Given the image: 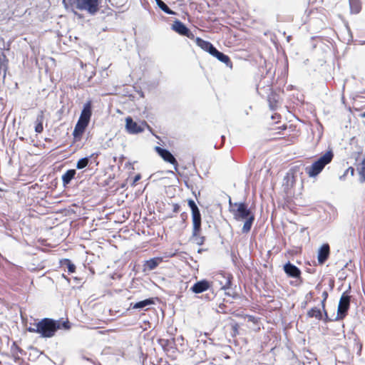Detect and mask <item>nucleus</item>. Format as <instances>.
I'll use <instances>...</instances> for the list:
<instances>
[{"label": "nucleus", "instance_id": "1", "mask_svg": "<svg viewBox=\"0 0 365 365\" xmlns=\"http://www.w3.org/2000/svg\"><path fill=\"white\" fill-rule=\"evenodd\" d=\"M230 205L232 206L231 200H230ZM233 206L236 209H233L232 212L234 218L237 221L245 220L242 228V233H248L255 221V214L248 207V205L245 202H235Z\"/></svg>", "mask_w": 365, "mask_h": 365}, {"label": "nucleus", "instance_id": "2", "mask_svg": "<svg viewBox=\"0 0 365 365\" xmlns=\"http://www.w3.org/2000/svg\"><path fill=\"white\" fill-rule=\"evenodd\" d=\"M63 3L66 9L76 8L94 14L98 10L100 0H63Z\"/></svg>", "mask_w": 365, "mask_h": 365}, {"label": "nucleus", "instance_id": "3", "mask_svg": "<svg viewBox=\"0 0 365 365\" xmlns=\"http://www.w3.org/2000/svg\"><path fill=\"white\" fill-rule=\"evenodd\" d=\"M91 107L92 106L91 101H87L83 105V108L81 111V115L77 123L76 124L73 133V135L75 138L81 136L82 134L84 133L86 127L88 126L92 115Z\"/></svg>", "mask_w": 365, "mask_h": 365}, {"label": "nucleus", "instance_id": "4", "mask_svg": "<svg viewBox=\"0 0 365 365\" xmlns=\"http://www.w3.org/2000/svg\"><path fill=\"white\" fill-rule=\"evenodd\" d=\"M333 158V152L331 150L327 151L310 166H307L305 168L306 173L310 178L317 176L323 170L324 167L331 162Z\"/></svg>", "mask_w": 365, "mask_h": 365}, {"label": "nucleus", "instance_id": "5", "mask_svg": "<svg viewBox=\"0 0 365 365\" xmlns=\"http://www.w3.org/2000/svg\"><path fill=\"white\" fill-rule=\"evenodd\" d=\"M40 334L43 337H51L57 329H60V324L54 320L45 318L38 322Z\"/></svg>", "mask_w": 365, "mask_h": 365}, {"label": "nucleus", "instance_id": "6", "mask_svg": "<svg viewBox=\"0 0 365 365\" xmlns=\"http://www.w3.org/2000/svg\"><path fill=\"white\" fill-rule=\"evenodd\" d=\"M188 205L192 211V218L193 223L192 236L196 237L198 235L201 229V214L194 200H189Z\"/></svg>", "mask_w": 365, "mask_h": 365}, {"label": "nucleus", "instance_id": "7", "mask_svg": "<svg viewBox=\"0 0 365 365\" xmlns=\"http://www.w3.org/2000/svg\"><path fill=\"white\" fill-rule=\"evenodd\" d=\"M351 297L348 294V292H344L339 300L336 320L343 319L349 309Z\"/></svg>", "mask_w": 365, "mask_h": 365}, {"label": "nucleus", "instance_id": "8", "mask_svg": "<svg viewBox=\"0 0 365 365\" xmlns=\"http://www.w3.org/2000/svg\"><path fill=\"white\" fill-rule=\"evenodd\" d=\"M125 128L128 133L130 134H137L144 130L145 126L147 125L145 122L140 124L133 120L131 117H127L125 119Z\"/></svg>", "mask_w": 365, "mask_h": 365}, {"label": "nucleus", "instance_id": "9", "mask_svg": "<svg viewBox=\"0 0 365 365\" xmlns=\"http://www.w3.org/2000/svg\"><path fill=\"white\" fill-rule=\"evenodd\" d=\"M171 29L180 35L187 36L190 39L194 38V34L179 20H175L173 22Z\"/></svg>", "mask_w": 365, "mask_h": 365}, {"label": "nucleus", "instance_id": "10", "mask_svg": "<svg viewBox=\"0 0 365 365\" xmlns=\"http://www.w3.org/2000/svg\"><path fill=\"white\" fill-rule=\"evenodd\" d=\"M155 150L158 155L166 162L174 165L175 170H178V163L173 155L168 150L156 146Z\"/></svg>", "mask_w": 365, "mask_h": 365}, {"label": "nucleus", "instance_id": "11", "mask_svg": "<svg viewBox=\"0 0 365 365\" xmlns=\"http://www.w3.org/2000/svg\"><path fill=\"white\" fill-rule=\"evenodd\" d=\"M330 253V247L328 244H324L318 250L317 259L320 264H324L328 259Z\"/></svg>", "mask_w": 365, "mask_h": 365}, {"label": "nucleus", "instance_id": "12", "mask_svg": "<svg viewBox=\"0 0 365 365\" xmlns=\"http://www.w3.org/2000/svg\"><path fill=\"white\" fill-rule=\"evenodd\" d=\"M284 271L291 277L299 278L301 275L300 269L290 262H287L284 265Z\"/></svg>", "mask_w": 365, "mask_h": 365}, {"label": "nucleus", "instance_id": "13", "mask_svg": "<svg viewBox=\"0 0 365 365\" xmlns=\"http://www.w3.org/2000/svg\"><path fill=\"white\" fill-rule=\"evenodd\" d=\"M210 288V283L206 280H201L196 282L190 288V290L196 294L202 293Z\"/></svg>", "mask_w": 365, "mask_h": 365}, {"label": "nucleus", "instance_id": "14", "mask_svg": "<svg viewBox=\"0 0 365 365\" xmlns=\"http://www.w3.org/2000/svg\"><path fill=\"white\" fill-rule=\"evenodd\" d=\"M195 42L199 47L202 50L207 51L210 54H212L213 51L216 48L210 42L205 41L199 37L196 38Z\"/></svg>", "mask_w": 365, "mask_h": 365}, {"label": "nucleus", "instance_id": "15", "mask_svg": "<svg viewBox=\"0 0 365 365\" xmlns=\"http://www.w3.org/2000/svg\"><path fill=\"white\" fill-rule=\"evenodd\" d=\"M212 56L217 58L220 61L224 63L227 66L232 68V64L231 63L230 58L228 56L224 54L223 53L219 51L217 48H215L212 53L211 54Z\"/></svg>", "mask_w": 365, "mask_h": 365}, {"label": "nucleus", "instance_id": "16", "mask_svg": "<svg viewBox=\"0 0 365 365\" xmlns=\"http://www.w3.org/2000/svg\"><path fill=\"white\" fill-rule=\"evenodd\" d=\"M163 262L162 257H154L145 261L144 264V269L153 270Z\"/></svg>", "mask_w": 365, "mask_h": 365}, {"label": "nucleus", "instance_id": "17", "mask_svg": "<svg viewBox=\"0 0 365 365\" xmlns=\"http://www.w3.org/2000/svg\"><path fill=\"white\" fill-rule=\"evenodd\" d=\"M153 304H154V301L153 299H146L143 301L136 302L135 304H133V303L130 304V307L132 309H144L145 307L152 305Z\"/></svg>", "mask_w": 365, "mask_h": 365}, {"label": "nucleus", "instance_id": "18", "mask_svg": "<svg viewBox=\"0 0 365 365\" xmlns=\"http://www.w3.org/2000/svg\"><path fill=\"white\" fill-rule=\"evenodd\" d=\"M76 172L73 169H71L67 170L63 175H62V181L64 186L67 185L70 183L71 180L75 177Z\"/></svg>", "mask_w": 365, "mask_h": 365}, {"label": "nucleus", "instance_id": "19", "mask_svg": "<svg viewBox=\"0 0 365 365\" xmlns=\"http://www.w3.org/2000/svg\"><path fill=\"white\" fill-rule=\"evenodd\" d=\"M351 13L359 14L361 9V5L359 0H349Z\"/></svg>", "mask_w": 365, "mask_h": 365}, {"label": "nucleus", "instance_id": "20", "mask_svg": "<svg viewBox=\"0 0 365 365\" xmlns=\"http://www.w3.org/2000/svg\"><path fill=\"white\" fill-rule=\"evenodd\" d=\"M307 315L309 317H314L317 319L318 320L322 319V314L320 310V309L317 307H313L307 313Z\"/></svg>", "mask_w": 365, "mask_h": 365}, {"label": "nucleus", "instance_id": "21", "mask_svg": "<svg viewBox=\"0 0 365 365\" xmlns=\"http://www.w3.org/2000/svg\"><path fill=\"white\" fill-rule=\"evenodd\" d=\"M158 6L165 13L170 15L175 14V12L172 11L162 0H155Z\"/></svg>", "mask_w": 365, "mask_h": 365}, {"label": "nucleus", "instance_id": "22", "mask_svg": "<svg viewBox=\"0 0 365 365\" xmlns=\"http://www.w3.org/2000/svg\"><path fill=\"white\" fill-rule=\"evenodd\" d=\"M93 155L89 156V157H86V158H83L81 159H80L77 163H76V168L77 169H83L84 168H86L87 165H88L89 163H90V159L93 157Z\"/></svg>", "mask_w": 365, "mask_h": 365}, {"label": "nucleus", "instance_id": "23", "mask_svg": "<svg viewBox=\"0 0 365 365\" xmlns=\"http://www.w3.org/2000/svg\"><path fill=\"white\" fill-rule=\"evenodd\" d=\"M323 297H324V299L322 301V309H323V311L324 312V315H325V321L327 320V318H328V315H327V313L325 310V301L327 300V298L328 297V294L327 292H323Z\"/></svg>", "mask_w": 365, "mask_h": 365}, {"label": "nucleus", "instance_id": "24", "mask_svg": "<svg viewBox=\"0 0 365 365\" xmlns=\"http://www.w3.org/2000/svg\"><path fill=\"white\" fill-rule=\"evenodd\" d=\"M29 332H36L40 334V329H38V322L34 323L33 325L27 328Z\"/></svg>", "mask_w": 365, "mask_h": 365}, {"label": "nucleus", "instance_id": "25", "mask_svg": "<svg viewBox=\"0 0 365 365\" xmlns=\"http://www.w3.org/2000/svg\"><path fill=\"white\" fill-rule=\"evenodd\" d=\"M359 174L361 175V181H365V159L363 160L361 163Z\"/></svg>", "mask_w": 365, "mask_h": 365}, {"label": "nucleus", "instance_id": "26", "mask_svg": "<svg viewBox=\"0 0 365 365\" xmlns=\"http://www.w3.org/2000/svg\"><path fill=\"white\" fill-rule=\"evenodd\" d=\"M43 120H44L43 111L41 110L36 117V123L43 124Z\"/></svg>", "mask_w": 365, "mask_h": 365}, {"label": "nucleus", "instance_id": "27", "mask_svg": "<svg viewBox=\"0 0 365 365\" xmlns=\"http://www.w3.org/2000/svg\"><path fill=\"white\" fill-rule=\"evenodd\" d=\"M67 267L69 273H73L75 272L76 266L73 264L71 263V262L68 260Z\"/></svg>", "mask_w": 365, "mask_h": 365}, {"label": "nucleus", "instance_id": "28", "mask_svg": "<svg viewBox=\"0 0 365 365\" xmlns=\"http://www.w3.org/2000/svg\"><path fill=\"white\" fill-rule=\"evenodd\" d=\"M43 130V124L36 123L35 131L38 133H41Z\"/></svg>", "mask_w": 365, "mask_h": 365}, {"label": "nucleus", "instance_id": "29", "mask_svg": "<svg viewBox=\"0 0 365 365\" xmlns=\"http://www.w3.org/2000/svg\"><path fill=\"white\" fill-rule=\"evenodd\" d=\"M59 324H60V329L61 327L64 328L65 329H69V325H68V322H58Z\"/></svg>", "mask_w": 365, "mask_h": 365}, {"label": "nucleus", "instance_id": "30", "mask_svg": "<svg viewBox=\"0 0 365 365\" xmlns=\"http://www.w3.org/2000/svg\"><path fill=\"white\" fill-rule=\"evenodd\" d=\"M141 178V176L140 174H138L137 175L135 176L134 179H133V183L132 185H135L136 184V182Z\"/></svg>", "mask_w": 365, "mask_h": 365}, {"label": "nucleus", "instance_id": "31", "mask_svg": "<svg viewBox=\"0 0 365 365\" xmlns=\"http://www.w3.org/2000/svg\"><path fill=\"white\" fill-rule=\"evenodd\" d=\"M180 211V205L178 204H173V212H178Z\"/></svg>", "mask_w": 365, "mask_h": 365}, {"label": "nucleus", "instance_id": "32", "mask_svg": "<svg viewBox=\"0 0 365 365\" xmlns=\"http://www.w3.org/2000/svg\"><path fill=\"white\" fill-rule=\"evenodd\" d=\"M230 281L229 279H227L225 284L222 286V288L226 289L227 287H228L230 286Z\"/></svg>", "mask_w": 365, "mask_h": 365}, {"label": "nucleus", "instance_id": "33", "mask_svg": "<svg viewBox=\"0 0 365 365\" xmlns=\"http://www.w3.org/2000/svg\"><path fill=\"white\" fill-rule=\"evenodd\" d=\"M160 343H161L162 346L168 345V340L161 339L160 340Z\"/></svg>", "mask_w": 365, "mask_h": 365}, {"label": "nucleus", "instance_id": "34", "mask_svg": "<svg viewBox=\"0 0 365 365\" xmlns=\"http://www.w3.org/2000/svg\"><path fill=\"white\" fill-rule=\"evenodd\" d=\"M222 140H225V136L224 135H222Z\"/></svg>", "mask_w": 365, "mask_h": 365}]
</instances>
